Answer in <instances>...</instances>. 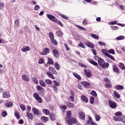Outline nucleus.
<instances>
[{"mask_svg":"<svg viewBox=\"0 0 125 125\" xmlns=\"http://www.w3.org/2000/svg\"><path fill=\"white\" fill-rule=\"evenodd\" d=\"M101 67H102V68H103V69L107 68L109 67V63L104 62Z\"/></svg>","mask_w":125,"mask_h":125,"instance_id":"27","label":"nucleus"},{"mask_svg":"<svg viewBox=\"0 0 125 125\" xmlns=\"http://www.w3.org/2000/svg\"><path fill=\"white\" fill-rule=\"evenodd\" d=\"M98 63L99 65L101 67V66L103 64H104V63H105V61H104V60H103V59L100 58L98 59Z\"/></svg>","mask_w":125,"mask_h":125,"instance_id":"16","label":"nucleus"},{"mask_svg":"<svg viewBox=\"0 0 125 125\" xmlns=\"http://www.w3.org/2000/svg\"><path fill=\"white\" fill-rule=\"evenodd\" d=\"M107 52L110 53L111 54H115V50L114 49H111L107 51Z\"/></svg>","mask_w":125,"mask_h":125,"instance_id":"53","label":"nucleus"},{"mask_svg":"<svg viewBox=\"0 0 125 125\" xmlns=\"http://www.w3.org/2000/svg\"><path fill=\"white\" fill-rule=\"evenodd\" d=\"M91 94L93 96H94L95 97H96V96H97V94H96V92H95V91L94 90H92L91 92Z\"/></svg>","mask_w":125,"mask_h":125,"instance_id":"51","label":"nucleus"},{"mask_svg":"<svg viewBox=\"0 0 125 125\" xmlns=\"http://www.w3.org/2000/svg\"><path fill=\"white\" fill-rule=\"evenodd\" d=\"M33 97L35 99H37L39 98V97H40V96H39V94H38V93H34L33 94Z\"/></svg>","mask_w":125,"mask_h":125,"instance_id":"47","label":"nucleus"},{"mask_svg":"<svg viewBox=\"0 0 125 125\" xmlns=\"http://www.w3.org/2000/svg\"><path fill=\"white\" fill-rule=\"evenodd\" d=\"M36 89L38 90V91H41L43 89V88L41 86V85H37L36 87Z\"/></svg>","mask_w":125,"mask_h":125,"instance_id":"44","label":"nucleus"},{"mask_svg":"<svg viewBox=\"0 0 125 125\" xmlns=\"http://www.w3.org/2000/svg\"><path fill=\"white\" fill-rule=\"evenodd\" d=\"M38 103H42V99L40 97L36 99Z\"/></svg>","mask_w":125,"mask_h":125,"instance_id":"52","label":"nucleus"},{"mask_svg":"<svg viewBox=\"0 0 125 125\" xmlns=\"http://www.w3.org/2000/svg\"><path fill=\"white\" fill-rule=\"evenodd\" d=\"M115 88L116 89H117V90H121L122 89H124V86L121 85H116L115 86Z\"/></svg>","mask_w":125,"mask_h":125,"instance_id":"19","label":"nucleus"},{"mask_svg":"<svg viewBox=\"0 0 125 125\" xmlns=\"http://www.w3.org/2000/svg\"><path fill=\"white\" fill-rule=\"evenodd\" d=\"M66 105H67V107H69V108H71L72 109L73 108H75V104L73 103H71L69 102H65Z\"/></svg>","mask_w":125,"mask_h":125,"instance_id":"8","label":"nucleus"},{"mask_svg":"<svg viewBox=\"0 0 125 125\" xmlns=\"http://www.w3.org/2000/svg\"><path fill=\"white\" fill-rule=\"evenodd\" d=\"M87 61H88L89 63L92 64V65H94V66H98V63L96 62L93 61V60H92V59H88Z\"/></svg>","mask_w":125,"mask_h":125,"instance_id":"15","label":"nucleus"},{"mask_svg":"<svg viewBox=\"0 0 125 125\" xmlns=\"http://www.w3.org/2000/svg\"><path fill=\"white\" fill-rule=\"evenodd\" d=\"M70 96L68 98L69 101H70L71 102H74L75 101V96L74 95V92L73 91H70Z\"/></svg>","mask_w":125,"mask_h":125,"instance_id":"4","label":"nucleus"},{"mask_svg":"<svg viewBox=\"0 0 125 125\" xmlns=\"http://www.w3.org/2000/svg\"><path fill=\"white\" fill-rule=\"evenodd\" d=\"M61 17H62V18H63V19H66V20L68 19V17H67V16L64 15H60Z\"/></svg>","mask_w":125,"mask_h":125,"instance_id":"62","label":"nucleus"},{"mask_svg":"<svg viewBox=\"0 0 125 125\" xmlns=\"http://www.w3.org/2000/svg\"><path fill=\"white\" fill-rule=\"evenodd\" d=\"M26 115H27V117H28V118L29 119H30V120H33V115L32 114V113H31L29 112H27L26 113Z\"/></svg>","mask_w":125,"mask_h":125,"instance_id":"30","label":"nucleus"},{"mask_svg":"<svg viewBox=\"0 0 125 125\" xmlns=\"http://www.w3.org/2000/svg\"><path fill=\"white\" fill-rule=\"evenodd\" d=\"M20 108L22 111H25V110H26V106H25L24 104H21Z\"/></svg>","mask_w":125,"mask_h":125,"instance_id":"57","label":"nucleus"},{"mask_svg":"<svg viewBox=\"0 0 125 125\" xmlns=\"http://www.w3.org/2000/svg\"><path fill=\"white\" fill-rule=\"evenodd\" d=\"M54 66L56 68V70H59V69H60V65H59L58 62H56L55 63Z\"/></svg>","mask_w":125,"mask_h":125,"instance_id":"35","label":"nucleus"},{"mask_svg":"<svg viewBox=\"0 0 125 125\" xmlns=\"http://www.w3.org/2000/svg\"><path fill=\"white\" fill-rule=\"evenodd\" d=\"M47 17L52 22H56L57 21V19L51 15L47 14Z\"/></svg>","mask_w":125,"mask_h":125,"instance_id":"5","label":"nucleus"},{"mask_svg":"<svg viewBox=\"0 0 125 125\" xmlns=\"http://www.w3.org/2000/svg\"><path fill=\"white\" fill-rule=\"evenodd\" d=\"M107 57H108V58H110V59H111V60H113V61H115L116 60L115 59V58L113 56L110 55L109 54L107 55Z\"/></svg>","mask_w":125,"mask_h":125,"instance_id":"50","label":"nucleus"},{"mask_svg":"<svg viewBox=\"0 0 125 125\" xmlns=\"http://www.w3.org/2000/svg\"><path fill=\"white\" fill-rule=\"evenodd\" d=\"M56 34L57 35L58 37H62L63 35V34L62 33V31L60 30H58L56 32Z\"/></svg>","mask_w":125,"mask_h":125,"instance_id":"28","label":"nucleus"},{"mask_svg":"<svg viewBox=\"0 0 125 125\" xmlns=\"http://www.w3.org/2000/svg\"><path fill=\"white\" fill-rule=\"evenodd\" d=\"M49 71L50 73H51L52 74H54V75H57V72H56L55 69L51 67H49Z\"/></svg>","mask_w":125,"mask_h":125,"instance_id":"13","label":"nucleus"},{"mask_svg":"<svg viewBox=\"0 0 125 125\" xmlns=\"http://www.w3.org/2000/svg\"><path fill=\"white\" fill-rule=\"evenodd\" d=\"M41 121L43 123H46L48 121V118L45 116H42L41 117Z\"/></svg>","mask_w":125,"mask_h":125,"instance_id":"20","label":"nucleus"},{"mask_svg":"<svg viewBox=\"0 0 125 125\" xmlns=\"http://www.w3.org/2000/svg\"><path fill=\"white\" fill-rule=\"evenodd\" d=\"M21 78L24 82H29L30 81V79H29V77H28L27 75L24 74L22 75L21 76Z\"/></svg>","mask_w":125,"mask_h":125,"instance_id":"14","label":"nucleus"},{"mask_svg":"<svg viewBox=\"0 0 125 125\" xmlns=\"http://www.w3.org/2000/svg\"><path fill=\"white\" fill-rule=\"evenodd\" d=\"M115 115L116 116L117 118H120V117L122 116V113L121 111H118L115 113Z\"/></svg>","mask_w":125,"mask_h":125,"instance_id":"36","label":"nucleus"},{"mask_svg":"<svg viewBox=\"0 0 125 125\" xmlns=\"http://www.w3.org/2000/svg\"><path fill=\"white\" fill-rule=\"evenodd\" d=\"M73 75L77 80H81V76L79 75L77 73L73 72Z\"/></svg>","mask_w":125,"mask_h":125,"instance_id":"29","label":"nucleus"},{"mask_svg":"<svg viewBox=\"0 0 125 125\" xmlns=\"http://www.w3.org/2000/svg\"><path fill=\"white\" fill-rule=\"evenodd\" d=\"M81 83L84 86V87H88L89 86V83L87 82H82Z\"/></svg>","mask_w":125,"mask_h":125,"instance_id":"23","label":"nucleus"},{"mask_svg":"<svg viewBox=\"0 0 125 125\" xmlns=\"http://www.w3.org/2000/svg\"><path fill=\"white\" fill-rule=\"evenodd\" d=\"M114 94L116 98H117V99H120V98L121 97L120 94H119V93H118V92H117V91H114Z\"/></svg>","mask_w":125,"mask_h":125,"instance_id":"26","label":"nucleus"},{"mask_svg":"<svg viewBox=\"0 0 125 125\" xmlns=\"http://www.w3.org/2000/svg\"><path fill=\"white\" fill-rule=\"evenodd\" d=\"M15 116L16 117L17 119L19 120V119H20V115L19 114V112L16 111L15 112Z\"/></svg>","mask_w":125,"mask_h":125,"instance_id":"45","label":"nucleus"},{"mask_svg":"<svg viewBox=\"0 0 125 125\" xmlns=\"http://www.w3.org/2000/svg\"><path fill=\"white\" fill-rule=\"evenodd\" d=\"M50 42L51 43H53V44H55L56 45H57V41H56V40H55L54 38L53 39H51Z\"/></svg>","mask_w":125,"mask_h":125,"instance_id":"37","label":"nucleus"},{"mask_svg":"<svg viewBox=\"0 0 125 125\" xmlns=\"http://www.w3.org/2000/svg\"><path fill=\"white\" fill-rule=\"evenodd\" d=\"M91 37H92L93 39H95V40H99V36L97 35L91 34Z\"/></svg>","mask_w":125,"mask_h":125,"instance_id":"31","label":"nucleus"},{"mask_svg":"<svg viewBox=\"0 0 125 125\" xmlns=\"http://www.w3.org/2000/svg\"><path fill=\"white\" fill-rule=\"evenodd\" d=\"M20 23V21H19V20H18V19L16 20L15 22V26L16 27H19Z\"/></svg>","mask_w":125,"mask_h":125,"instance_id":"46","label":"nucleus"},{"mask_svg":"<svg viewBox=\"0 0 125 125\" xmlns=\"http://www.w3.org/2000/svg\"><path fill=\"white\" fill-rule=\"evenodd\" d=\"M31 48L30 47L27 46H24L22 48H21V50L22 51V52H26L27 51H30Z\"/></svg>","mask_w":125,"mask_h":125,"instance_id":"12","label":"nucleus"},{"mask_svg":"<svg viewBox=\"0 0 125 125\" xmlns=\"http://www.w3.org/2000/svg\"><path fill=\"white\" fill-rule=\"evenodd\" d=\"M108 103L109 105V107L111 108L112 109H116L117 108V103L115 102H112L110 101V100H108Z\"/></svg>","mask_w":125,"mask_h":125,"instance_id":"3","label":"nucleus"},{"mask_svg":"<svg viewBox=\"0 0 125 125\" xmlns=\"http://www.w3.org/2000/svg\"><path fill=\"white\" fill-rule=\"evenodd\" d=\"M3 97L4 98H9L10 97V94H7L6 92H4L3 93Z\"/></svg>","mask_w":125,"mask_h":125,"instance_id":"22","label":"nucleus"},{"mask_svg":"<svg viewBox=\"0 0 125 125\" xmlns=\"http://www.w3.org/2000/svg\"><path fill=\"white\" fill-rule=\"evenodd\" d=\"M41 8V7L39 5H35L34 6V10L36 11H38V10H40V9Z\"/></svg>","mask_w":125,"mask_h":125,"instance_id":"39","label":"nucleus"},{"mask_svg":"<svg viewBox=\"0 0 125 125\" xmlns=\"http://www.w3.org/2000/svg\"><path fill=\"white\" fill-rule=\"evenodd\" d=\"M48 63H49V64H53V61H52V59L48 58Z\"/></svg>","mask_w":125,"mask_h":125,"instance_id":"56","label":"nucleus"},{"mask_svg":"<svg viewBox=\"0 0 125 125\" xmlns=\"http://www.w3.org/2000/svg\"><path fill=\"white\" fill-rule=\"evenodd\" d=\"M85 74L88 78L91 77V72L90 71L85 70Z\"/></svg>","mask_w":125,"mask_h":125,"instance_id":"25","label":"nucleus"},{"mask_svg":"<svg viewBox=\"0 0 125 125\" xmlns=\"http://www.w3.org/2000/svg\"><path fill=\"white\" fill-rule=\"evenodd\" d=\"M85 44L88 47H90V48H94V45L91 42L89 41H86L85 42Z\"/></svg>","mask_w":125,"mask_h":125,"instance_id":"7","label":"nucleus"},{"mask_svg":"<svg viewBox=\"0 0 125 125\" xmlns=\"http://www.w3.org/2000/svg\"><path fill=\"white\" fill-rule=\"evenodd\" d=\"M94 103V97H91L90 99V103L91 104H93Z\"/></svg>","mask_w":125,"mask_h":125,"instance_id":"60","label":"nucleus"},{"mask_svg":"<svg viewBox=\"0 0 125 125\" xmlns=\"http://www.w3.org/2000/svg\"><path fill=\"white\" fill-rule=\"evenodd\" d=\"M39 83L41 86H42L43 87H45L46 86V84L45 83V82L42 80H39Z\"/></svg>","mask_w":125,"mask_h":125,"instance_id":"17","label":"nucleus"},{"mask_svg":"<svg viewBox=\"0 0 125 125\" xmlns=\"http://www.w3.org/2000/svg\"><path fill=\"white\" fill-rule=\"evenodd\" d=\"M79 118L81 120H85V115H84V113L83 112H80L79 113Z\"/></svg>","mask_w":125,"mask_h":125,"instance_id":"11","label":"nucleus"},{"mask_svg":"<svg viewBox=\"0 0 125 125\" xmlns=\"http://www.w3.org/2000/svg\"><path fill=\"white\" fill-rule=\"evenodd\" d=\"M52 87H53V90H54L55 92H57L58 91V88L56 87L55 85H53L52 86Z\"/></svg>","mask_w":125,"mask_h":125,"instance_id":"54","label":"nucleus"},{"mask_svg":"<svg viewBox=\"0 0 125 125\" xmlns=\"http://www.w3.org/2000/svg\"><path fill=\"white\" fill-rule=\"evenodd\" d=\"M117 24V21H113L109 23V25H115Z\"/></svg>","mask_w":125,"mask_h":125,"instance_id":"61","label":"nucleus"},{"mask_svg":"<svg viewBox=\"0 0 125 125\" xmlns=\"http://www.w3.org/2000/svg\"><path fill=\"white\" fill-rule=\"evenodd\" d=\"M120 8L122 10H125V5H120L119 6Z\"/></svg>","mask_w":125,"mask_h":125,"instance_id":"64","label":"nucleus"},{"mask_svg":"<svg viewBox=\"0 0 125 125\" xmlns=\"http://www.w3.org/2000/svg\"><path fill=\"white\" fill-rule=\"evenodd\" d=\"M112 68L114 72H115V73H117V74H119L120 73V69H119V67L117 66V65L114 64L112 66Z\"/></svg>","mask_w":125,"mask_h":125,"instance_id":"9","label":"nucleus"},{"mask_svg":"<svg viewBox=\"0 0 125 125\" xmlns=\"http://www.w3.org/2000/svg\"><path fill=\"white\" fill-rule=\"evenodd\" d=\"M50 51L49 49L48 48H44L43 49V51L42 52L40 53L41 55H46V54H48L49 53Z\"/></svg>","mask_w":125,"mask_h":125,"instance_id":"6","label":"nucleus"},{"mask_svg":"<svg viewBox=\"0 0 125 125\" xmlns=\"http://www.w3.org/2000/svg\"><path fill=\"white\" fill-rule=\"evenodd\" d=\"M78 46H80L82 48H85V45L82 42H80L78 44Z\"/></svg>","mask_w":125,"mask_h":125,"instance_id":"41","label":"nucleus"},{"mask_svg":"<svg viewBox=\"0 0 125 125\" xmlns=\"http://www.w3.org/2000/svg\"><path fill=\"white\" fill-rule=\"evenodd\" d=\"M81 98L83 101H84V102H85L86 103H87V102H88V99H87V97H86L85 96L83 95L81 96Z\"/></svg>","mask_w":125,"mask_h":125,"instance_id":"18","label":"nucleus"},{"mask_svg":"<svg viewBox=\"0 0 125 125\" xmlns=\"http://www.w3.org/2000/svg\"><path fill=\"white\" fill-rule=\"evenodd\" d=\"M45 83H46L47 84H52V81L49 79L45 80Z\"/></svg>","mask_w":125,"mask_h":125,"instance_id":"40","label":"nucleus"},{"mask_svg":"<svg viewBox=\"0 0 125 125\" xmlns=\"http://www.w3.org/2000/svg\"><path fill=\"white\" fill-rule=\"evenodd\" d=\"M72 111H68L66 112V121L68 125H71L72 124H77L78 121L76 118H71Z\"/></svg>","mask_w":125,"mask_h":125,"instance_id":"1","label":"nucleus"},{"mask_svg":"<svg viewBox=\"0 0 125 125\" xmlns=\"http://www.w3.org/2000/svg\"><path fill=\"white\" fill-rule=\"evenodd\" d=\"M6 107L10 108V107H12V106H13V103L12 102H9L6 104Z\"/></svg>","mask_w":125,"mask_h":125,"instance_id":"32","label":"nucleus"},{"mask_svg":"<svg viewBox=\"0 0 125 125\" xmlns=\"http://www.w3.org/2000/svg\"><path fill=\"white\" fill-rule=\"evenodd\" d=\"M49 37L50 40H52V39H54V35L53 34V33H52V32H49Z\"/></svg>","mask_w":125,"mask_h":125,"instance_id":"43","label":"nucleus"},{"mask_svg":"<svg viewBox=\"0 0 125 125\" xmlns=\"http://www.w3.org/2000/svg\"><path fill=\"white\" fill-rule=\"evenodd\" d=\"M125 39V36H118L116 38V40L117 41H121L122 40H124Z\"/></svg>","mask_w":125,"mask_h":125,"instance_id":"42","label":"nucleus"},{"mask_svg":"<svg viewBox=\"0 0 125 125\" xmlns=\"http://www.w3.org/2000/svg\"><path fill=\"white\" fill-rule=\"evenodd\" d=\"M91 123H93V122H92V119L91 118V117H89V120L87 122V124L88 125L91 124Z\"/></svg>","mask_w":125,"mask_h":125,"instance_id":"55","label":"nucleus"},{"mask_svg":"<svg viewBox=\"0 0 125 125\" xmlns=\"http://www.w3.org/2000/svg\"><path fill=\"white\" fill-rule=\"evenodd\" d=\"M76 27H77V28H78V29H80V30H83V31H85V28H84L83 26H81L80 25H76Z\"/></svg>","mask_w":125,"mask_h":125,"instance_id":"58","label":"nucleus"},{"mask_svg":"<svg viewBox=\"0 0 125 125\" xmlns=\"http://www.w3.org/2000/svg\"><path fill=\"white\" fill-rule=\"evenodd\" d=\"M53 53L54 55V56L55 57H56V58H58L59 57V52L57 50V49H53Z\"/></svg>","mask_w":125,"mask_h":125,"instance_id":"10","label":"nucleus"},{"mask_svg":"<svg viewBox=\"0 0 125 125\" xmlns=\"http://www.w3.org/2000/svg\"><path fill=\"white\" fill-rule=\"evenodd\" d=\"M61 109H62V111H65V110H66V109H67V106L62 105V106H61Z\"/></svg>","mask_w":125,"mask_h":125,"instance_id":"63","label":"nucleus"},{"mask_svg":"<svg viewBox=\"0 0 125 125\" xmlns=\"http://www.w3.org/2000/svg\"><path fill=\"white\" fill-rule=\"evenodd\" d=\"M49 117L51 121H55V119H56V118L55 117V114L53 113H51L49 115Z\"/></svg>","mask_w":125,"mask_h":125,"instance_id":"24","label":"nucleus"},{"mask_svg":"<svg viewBox=\"0 0 125 125\" xmlns=\"http://www.w3.org/2000/svg\"><path fill=\"white\" fill-rule=\"evenodd\" d=\"M44 63V59L41 58L39 60V64H43Z\"/></svg>","mask_w":125,"mask_h":125,"instance_id":"48","label":"nucleus"},{"mask_svg":"<svg viewBox=\"0 0 125 125\" xmlns=\"http://www.w3.org/2000/svg\"><path fill=\"white\" fill-rule=\"evenodd\" d=\"M95 119L97 122H99L100 121V119H101V117H100V115L96 114L95 115Z\"/></svg>","mask_w":125,"mask_h":125,"instance_id":"38","label":"nucleus"},{"mask_svg":"<svg viewBox=\"0 0 125 125\" xmlns=\"http://www.w3.org/2000/svg\"><path fill=\"white\" fill-rule=\"evenodd\" d=\"M32 110H33V113L35 114V115H39L40 114V111H39V110H38V109L35 108V107H33L32 108Z\"/></svg>","mask_w":125,"mask_h":125,"instance_id":"21","label":"nucleus"},{"mask_svg":"<svg viewBox=\"0 0 125 125\" xmlns=\"http://www.w3.org/2000/svg\"><path fill=\"white\" fill-rule=\"evenodd\" d=\"M113 120L115 122H122V123L125 124V116H123L122 118L121 117H117L114 116L113 117Z\"/></svg>","mask_w":125,"mask_h":125,"instance_id":"2","label":"nucleus"},{"mask_svg":"<svg viewBox=\"0 0 125 125\" xmlns=\"http://www.w3.org/2000/svg\"><path fill=\"white\" fill-rule=\"evenodd\" d=\"M105 87H106V88H111L112 84L110 83H106L105 84Z\"/></svg>","mask_w":125,"mask_h":125,"instance_id":"49","label":"nucleus"},{"mask_svg":"<svg viewBox=\"0 0 125 125\" xmlns=\"http://www.w3.org/2000/svg\"><path fill=\"white\" fill-rule=\"evenodd\" d=\"M87 23H88V21L87 19H84L83 22V25H87Z\"/></svg>","mask_w":125,"mask_h":125,"instance_id":"59","label":"nucleus"},{"mask_svg":"<svg viewBox=\"0 0 125 125\" xmlns=\"http://www.w3.org/2000/svg\"><path fill=\"white\" fill-rule=\"evenodd\" d=\"M42 112H43V114H44L45 115H49V114H50L49 110H48L46 109H43L42 110Z\"/></svg>","mask_w":125,"mask_h":125,"instance_id":"34","label":"nucleus"},{"mask_svg":"<svg viewBox=\"0 0 125 125\" xmlns=\"http://www.w3.org/2000/svg\"><path fill=\"white\" fill-rule=\"evenodd\" d=\"M102 53H103V54L105 55V56H108V55H109V54H108V51H107L105 49H102Z\"/></svg>","mask_w":125,"mask_h":125,"instance_id":"33","label":"nucleus"}]
</instances>
